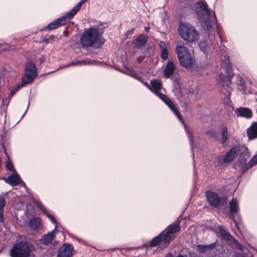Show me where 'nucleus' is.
<instances>
[{
	"label": "nucleus",
	"mask_w": 257,
	"mask_h": 257,
	"mask_svg": "<svg viewBox=\"0 0 257 257\" xmlns=\"http://www.w3.org/2000/svg\"><path fill=\"white\" fill-rule=\"evenodd\" d=\"M177 257H184V256L182 255H179Z\"/></svg>",
	"instance_id": "44"
},
{
	"label": "nucleus",
	"mask_w": 257,
	"mask_h": 257,
	"mask_svg": "<svg viewBox=\"0 0 257 257\" xmlns=\"http://www.w3.org/2000/svg\"><path fill=\"white\" fill-rule=\"evenodd\" d=\"M187 132L189 136V137L190 138V139L192 140L193 139V135H192V133L190 132L189 131H187Z\"/></svg>",
	"instance_id": "38"
},
{
	"label": "nucleus",
	"mask_w": 257,
	"mask_h": 257,
	"mask_svg": "<svg viewBox=\"0 0 257 257\" xmlns=\"http://www.w3.org/2000/svg\"><path fill=\"white\" fill-rule=\"evenodd\" d=\"M247 133L250 139L257 138V122H253L251 125L247 129Z\"/></svg>",
	"instance_id": "25"
},
{
	"label": "nucleus",
	"mask_w": 257,
	"mask_h": 257,
	"mask_svg": "<svg viewBox=\"0 0 257 257\" xmlns=\"http://www.w3.org/2000/svg\"><path fill=\"white\" fill-rule=\"evenodd\" d=\"M68 18L66 17V15L65 16L55 20L54 21L50 23L47 27V28L49 30H52L56 29L61 26L65 25L67 21H68Z\"/></svg>",
	"instance_id": "16"
},
{
	"label": "nucleus",
	"mask_w": 257,
	"mask_h": 257,
	"mask_svg": "<svg viewBox=\"0 0 257 257\" xmlns=\"http://www.w3.org/2000/svg\"><path fill=\"white\" fill-rule=\"evenodd\" d=\"M176 66L173 62L169 61L164 69V75L166 78H170L174 74Z\"/></svg>",
	"instance_id": "21"
},
{
	"label": "nucleus",
	"mask_w": 257,
	"mask_h": 257,
	"mask_svg": "<svg viewBox=\"0 0 257 257\" xmlns=\"http://www.w3.org/2000/svg\"><path fill=\"white\" fill-rule=\"evenodd\" d=\"M37 76L35 64L28 61L25 64V73L22 78L21 86H24L32 82Z\"/></svg>",
	"instance_id": "7"
},
{
	"label": "nucleus",
	"mask_w": 257,
	"mask_h": 257,
	"mask_svg": "<svg viewBox=\"0 0 257 257\" xmlns=\"http://www.w3.org/2000/svg\"><path fill=\"white\" fill-rule=\"evenodd\" d=\"M178 32L182 39L189 42H193L199 39V33L193 26L189 23H181L178 28Z\"/></svg>",
	"instance_id": "4"
},
{
	"label": "nucleus",
	"mask_w": 257,
	"mask_h": 257,
	"mask_svg": "<svg viewBox=\"0 0 257 257\" xmlns=\"http://www.w3.org/2000/svg\"><path fill=\"white\" fill-rule=\"evenodd\" d=\"M161 58L163 60H166L168 58V51L167 48H164L162 49L161 52Z\"/></svg>",
	"instance_id": "31"
},
{
	"label": "nucleus",
	"mask_w": 257,
	"mask_h": 257,
	"mask_svg": "<svg viewBox=\"0 0 257 257\" xmlns=\"http://www.w3.org/2000/svg\"><path fill=\"white\" fill-rule=\"evenodd\" d=\"M134 77L135 78L138 79L139 77V76L138 74H135Z\"/></svg>",
	"instance_id": "40"
},
{
	"label": "nucleus",
	"mask_w": 257,
	"mask_h": 257,
	"mask_svg": "<svg viewBox=\"0 0 257 257\" xmlns=\"http://www.w3.org/2000/svg\"><path fill=\"white\" fill-rule=\"evenodd\" d=\"M73 246L68 243H64L58 249L57 257H72L74 254Z\"/></svg>",
	"instance_id": "12"
},
{
	"label": "nucleus",
	"mask_w": 257,
	"mask_h": 257,
	"mask_svg": "<svg viewBox=\"0 0 257 257\" xmlns=\"http://www.w3.org/2000/svg\"><path fill=\"white\" fill-rule=\"evenodd\" d=\"M6 205V201L4 198H0V222H4L3 208Z\"/></svg>",
	"instance_id": "30"
},
{
	"label": "nucleus",
	"mask_w": 257,
	"mask_h": 257,
	"mask_svg": "<svg viewBox=\"0 0 257 257\" xmlns=\"http://www.w3.org/2000/svg\"><path fill=\"white\" fill-rule=\"evenodd\" d=\"M145 29L146 31L147 32H149V30H150V27H145Z\"/></svg>",
	"instance_id": "41"
},
{
	"label": "nucleus",
	"mask_w": 257,
	"mask_h": 257,
	"mask_svg": "<svg viewBox=\"0 0 257 257\" xmlns=\"http://www.w3.org/2000/svg\"><path fill=\"white\" fill-rule=\"evenodd\" d=\"M196 5V13L199 20L204 24L207 29L210 28V13L207 4L206 3L199 2Z\"/></svg>",
	"instance_id": "6"
},
{
	"label": "nucleus",
	"mask_w": 257,
	"mask_h": 257,
	"mask_svg": "<svg viewBox=\"0 0 257 257\" xmlns=\"http://www.w3.org/2000/svg\"><path fill=\"white\" fill-rule=\"evenodd\" d=\"M100 37L99 29L98 27H91L84 30L80 38V42L83 48L90 47L98 42L103 44L104 40Z\"/></svg>",
	"instance_id": "3"
},
{
	"label": "nucleus",
	"mask_w": 257,
	"mask_h": 257,
	"mask_svg": "<svg viewBox=\"0 0 257 257\" xmlns=\"http://www.w3.org/2000/svg\"><path fill=\"white\" fill-rule=\"evenodd\" d=\"M57 228V226H55L54 229L53 230L44 235L43 237L40 240L41 243L45 245L50 244L55 236V231Z\"/></svg>",
	"instance_id": "18"
},
{
	"label": "nucleus",
	"mask_w": 257,
	"mask_h": 257,
	"mask_svg": "<svg viewBox=\"0 0 257 257\" xmlns=\"http://www.w3.org/2000/svg\"><path fill=\"white\" fill-rule=\"evenodd\" d=\"M22 86H21V84L19 85H18V86L17 87V88H13L11 91V92H10V94L11 95H14L15 92L18 91L20 88H21Z\"/></svg>",
	"instance_id": "32"
},
{
	"label": "nucleus",
	"mask_w": 257,
	"mask_h": 257,
	"mask_svg": "<svg viewBox=\"0 0 257 257\" xmlns=\"http://www.w3.org/2000/svg\"><path fill=\"white\" fill-rule=\"evenodd\" d=\"M229 207L230 210L229 217L234 221L236 227H238V223L239 222L240 219L238 217V221L235 219V215H238L237 213L239 211V205L237 200L235 198L232 199L229 202Z\"/></svg>",
	"instance_id": "11"
},
{
	"label": "nucleus",
	"mask_w": 257,
	"mask_h": 257,
	"mask_svg": "<svg viewBox=\"0 0 257 257\" xmlns=\"http://www.w3.org/2000/svg\"><path fill=\"white\" fill-rule=\"evenodd\" d=\"M3 179L5 181L9 184L12 187H15L18 185L23 184L25 186V184L21 179V178H1Z\"/></svg>",
	"instance_id": "23"
},
{
	"label": "nucleus",
	"mask_w": 257,
	"mask_h": 257,
	"mask_svg": "<svg viewBox=\"0 0 257 257\" xmlns=\"http://www.w3.org/2000/svg\"><path fill=\"white\" fill-rule=\"evenodd\" d=\"M207 200L209 204L214 208H217L221 204V199L218 195L214 192L207 191L206 192Z\"/></svg>",
	"instance_id": "13"
},
{
	"label": "nucleus",
	"mask_w": 257,
	"mask_h": 257,
	"mask_svg": "<svg viewBox=\"0 0 257 257\" xmlns=\"http://www.w3.org/2000/svg\"><path fill=\"white\" fill-rule=\"evenodd\" d=\"M147 39L148 37L146 35L144 34L140 35L135 41V47L140 48L144 46L147 41Z\"/></svg>",
	"instance_id": "24"
},
{
	"label": "nucleus",
	"mask_w": 257,
	"mask_h": 257,
	"mask_svg": "<svg viewBox=\"0 0 257 257\" xmlns=\"http://www.w3.org/2000/svg\"><path fill=\"white\" fill-rule=\"evenodd\" d=\"M86 1H87V0H81L73 9L66 14V17L68 18V20H71L78 13L83 4Z\"/></svg>",
	"instance_id": "20"
},
{
	"label": "nucleus",
	"mask_w": 257,
	"mask_h": 257,
	"mask_svg": "<svg viewBox=\"0 0 257 257\" xmlns=\"http://www.w3.org/2000/svg\"><path fill=\"white\" fill-rule=\"evenodd\" d=\"M221 61L222 67L225 70L226 73L225 76L222 73H220L219 75V79L220 82H223L222 85L223 90H225V92L223 91V93L229 99L232 92V88L230 85L231 84V78L233 76V72L227 55L222 56Z\"/></svg>",
	"instance_id": "2"
},
{
	"label": "nucleus",
	"mask_w": 257,
	"mask_h": 257,
	"mask_svg": "<svg viewBox=\"0 0 257 257\" xmlns=\"http://www.w3.org/2000/svg\"><path fill=\"white\" fill-rule=\"evenodd\" d=\"M41 220L38 218H33L30 220L29 222V226L33 229H37L40 225Z\"/></svg>",
	"instance_id": "29"
},
{
	"label": "nucleus",
	"mask_w": 257,
	"mask_h": 257,
	"mask_svg": "<svg viewBox=\"0 0 257 257\" xmlns=\"http://www.w3.org/2000/svg\"><path fill=\"white\" fill-rule=\"evenodd\" d=\"M151 89L153 93L156 94L161 99V94H164L160 92L162 88L161 82L159 80H152L151 81Z\"/></svg>",
	"instance_id": "19"
},
{
	"label": "nucleus",
	"mask_w": 257,
	"mask_h": 257,
	"mask_svg": "<svg viewBox=\"0 0 257 257\" xmlns=\"http://www.w3.org/2000/svg\"><path fill=\"white\" fill-rule=\"evenodd\" d=\"M180 229L179 223L170 224L165 230L158 236L152 239L150 246L160 247H166L176 235V233Z\"/></svg>",
	"instance_id": "1"
},
{
	"label": "nucleus",
	"mask_w": 257,
	"mask_h": 257,
	"mask_svg": "<svg viewBox=\"0 0 257 257\" xmlns=\"http://www.w3.org/2000/svg\"><path fill=\"white\" fill-rule=\"evenodd\" d=\"M237 156L241 163H245L250 157L248 150L245 146L237 145Z\"/></svg>",
	"instance_id": "15"
},
{
	"label": "nucleus",
	"mask_w": 257,
	"mask_h": 257,
	"mask_svg": "<svg viewBox=\"0 0 257 257\" xmlns=\"http://www.w3.org/2000/svg\"><path fill=\"white\" fill-rule=\"evenodd\" d=\"M206 134L210 135V137H212V138H215V137L214 134L212 131H211L207 132L206 133Z\"/></svg>",
	"instance_id": "34"
},
{
	"label": "nucleus",
	"mask_w": 257,
	"mask_h": 257,
	"mask_svg": "<svg viewBox=\"0 0 257 257\" xmlns=\"http://www.w3.org/2000/svg\"><path fill=\"white\" fill-rule=\"evenodd\" d=\"M237 145L234 146L224 156L219 157L217 158L218 165H226L232 162L237 156Z\"/></svg>",
	"instance_id": "10"
},
{
	"label": "nucleus",
	"mask_w": 257,
	"mask_h": 257,
	"mask_svg": "<svg viewBox=\"0 0 257 257\" xmlns=\"http://www.w3.org/2000/svg\"><path fill=\"white\" fill-rule=\"evenodd\" d=\"M38 207L45 213V214L48 217V218L50 220V221L54 224H55V226L57 225V221L54 218L53 215L49 213L47 210L44 208L43 204L41 203H39L38 204Z\"/></svg>",
	"instance_id": "28"
},
{
	"label": "nucleus",
	"mask_w": 257,
	"mask_h": 257,
	"mask_svg": "<svg viewBox=\"0 0 257 257\" xmlns=\"http://www.w3.org/2000/svg\"><path fill=\"white\" fill-rule=\"evenodd\" d=\"M31 252L30 246L25 242L15 243L10 251L11 257H28Z\"/></svg>",
	"instance_id": "8"
},
{
	"label": "nucleus",
	"mask_w": 257,
	"mask_h": 257,
	"mask_svg": "<svg viewBox=\"0 0 257 257\" xmlns=\"http://www.w3.org/2000/svg\"><path fill=\"white\" fill-rule=\"evenodd\" d=\"M216 245V243H213L209 244H198L197 245V249L201 253H204L208 250L213 249Z\"/></svg>",
	"instance_id": "27"
},
{
	"label": "nucleus",
	"mask_w": 257,
	"mask_h": 257,
	"mask_svg": "<svg viewBox=\"0 0 257 257\" xmlns=\"http://www.w3.org/2000/svg\"><path fill=\"white\" fill-rule=\"evenodd\" d=\"M206 134L210 135V137H212V138H215V137L214 134L212 131H211L207 132L206 133Z\"/></svg>",
	"instance_id": "35"
},
{
	"label": "nucleus",
	"mask_w": 257,
	"mask_h": 257,
	"mask_svg": "<svg viewBox=\"0 0 257 257\" xmlns=\"http://www.w3.org/2000/svg\"><path fill=\"white\" fill-rule=\"evenodd\" d=\"M235 113L237 116H242L247 118H249L252 116L251 110L245 107H240L237 109Z\"/></svg>",
	"instance_id": "22"
},
{
	"label": "nucleus",
	"mask_w": 257,
	"mask_h": 257,
	"mask_svg": "<svg viewBox=\"0 0 257 257\" xmlns=\"http://www.w3.org/2000/svg\"><path fill=\"white\" fill-rule=\"evenodd\" d=\"M82 62L81 61H80V60H78V61H77L76 62H72L71 63H70L67 66H73V65H78V64H81Z\"/></svg>",
	"instance_id": "33"
},
{
	"label": "nucleus",
	"mask_w": 257,
	"mask_h": 257,
	"mask_svg": "<svg viewBox=\"0 0 257 257\" xmlns=\"http://www.w3.org/2000/svg\"><path fill=\"white\" fill-rule=\"evenodd\" d=\"M143 83L147 88H148L150 90L151 89V85H150L148 82H144Z\"/></svg>",
	"instance_id": "37"
},
{
	"label": "nucleus",
	"mask_w": 257,
	"mask_h": 257,
	"mask_svg": "<svg viewBox=\"0 0 257 257\" xmlns=\"http://www.w3.org/2000/svg\"><path fill=\"white\" fill-rule=\"evenodd\" d=\"M5 154L8 157V159L5 163L6 168L9 174L8 177H19L6 150H5Z\"/></svg>",
	"instance_id": "17"
},
{
	"label": "nucleus",
	"mask_w": 257,
	"mask_h": 257,
	"mask_svg": "<svg viewBox=\"0 0 257 257\" xmlns=\"http://www.w3.org/2000/svg\"><path fill=\"white\" fill-rule=\"evenodd\" d=\"M53 37H54V36H53V35H51V36L49 37V38H50V39H52V38H53Z\"/></svg>",
	"instance_id": "43"
},
{
	"label": "nucleus",
	"mask_w": 257,
	"mask_h": 257,
	"mask_svg": "<svg viewBox=\"0 0 257 257\" xmlns=\"http://www.w3.org/2000/svg\"><path fill=\"white\" fill-rule=\"evenodd\" d=\"M221 143L224 144L228 140L229 134L228 132L227 127L224 124H222L221 127Z\"/></svg>",
	"instance_id": "26"
},
{
	"label": "nucleus",
	"mask_w": 257,
	"mask_h": 257,
	"mask_svg": "<svg viewBox=\"0 0 257 257\" xmlns=\"http://www.w3.org/2000/svg\"><path fill=\"white\" fill-rule=\"evenodd\" d=\"M175 51L181 66L186 69H191L193 62L187 48L183 44L178 43Z\"/></svg>",
	"instance_id": "5"
},
{
	"label": "nucleus",
	"mask_w": 257,
	"mask_h": 257,
	"mask_svg": "<svg viewBox=\"0 0 257 257\" xmlns=\"http://www.w3.org/2000/svg\"><path fill=\"white\" fill-rule=\"evenodd\" d=\"M166 257H174L173 255L171 253H168L166 255Z\"/></svg>",
	"instance_id": "39"
},
{
	"label": "nucleus",
	"mask_w": 257,
	"mask_h": 257,
	"mask_svg": "<svg viewBox=\"0 0 257 257\" xmlns=\"http://www.w3.org/2000/svg\"><path fill=\"white\" fill-rule=\"evenodd\" d=\"M206 134L210 135V137H212V138H215V137L214 134L212 131H211L207 132L206 133Z\"/></svg>",
	"instance_id": "36"
},
{
	"label": "nucleus",
	"mask_w": 257,
	"mask_h": 257,
	"mask_svg": "<svg viewBox=\"0 0 257 257\" xmlns=\"http://www.w3.org/2000/svg\"><path fill=\"white\" fill-rule=\"evenodd\" d=\"M213 16L214 17V19H215V22H217V18L216 17V15H215V14L214 12H213Z\"/></svg>",
	"instance_id": "42"
},
{
	"label": "nucleus",
	"mask_w": 257,
	"mask_h": 257,
	"mask_svg": "<svg viewBox=\"0 0 257 257\" xmlns=\"http://www.w3.org/2000/svg\"><path fill=\"white\" fill-rule=\"evenodd\" d=\"M161 99L163 101L168 107L172 110V111L175 113L180 120L184 124L181 115L177 109L176 105L174 102L168 97L166 94H161Z\"/></svg>",
	"instance_id": "14"
},
{
	"label": "nucleus",
	"mask_w": 257,
	"mask_h": 257,
	"mask_svg": "<svg viewBox=\"0 0 257 257\" xmlns=\"http://www.w3.org/2000/svg\"><path fill=\"white\" fill-rule=\"evenodd\" d=\"M218 229L221 236L224 240L231 241V245L232 247L242 251L244 253H246L248 252L247 248L245 246L240 244L222 226H219Z\"/></svg>",
	"instance_id": "9"
}]
</instances>
